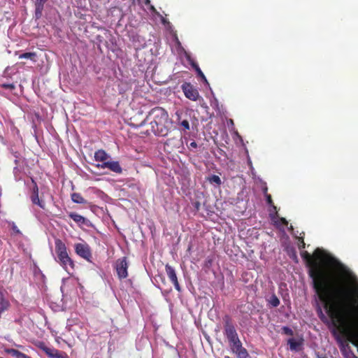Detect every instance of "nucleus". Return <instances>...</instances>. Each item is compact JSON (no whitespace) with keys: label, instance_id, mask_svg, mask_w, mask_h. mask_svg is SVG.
<instances>
[{"label":"nucleus","instance_id":"nucleus-1","mask_svg":"<svg viewBox=\"0 0 358 358\" xmlns=\"http://www.w3.org/2000/svg\"><path fill=\"white\" fill-rule=\"evenodd\" d=\"M147 122L150 123V131L160 136L168 135L172 124L167 112L161 107L152 108L140 126L144 125Z\"/></svg>","mask_w":358,"mask_h":358},{"label":"nucleus","instance_id":"nucleus-2","mask_svg":"<svg viewBox=\"0 0 358 358\" xmlns=\"http://www.w3.org/2000/svg\"><path fill=\"white\" fill-rule=\"evenodd\" d=\"M76 254L88 262H92V253L90 246L85 241L74 245Z\"/></svg>","mask_w":358,"mask_h":358},{"label":"nucleus","instance_id":"nucleus-3","mask_svg":"<svg viewBox=\"0 0 358 358\" xmlns=\"http://www.w3.org/2000/svg\"><path fill=\"white\" fill-rule=\"evenodd\" d=\"M224 322V334L226 336L228 341L230 340H234L238 337L236 332L234 324L232 322V320L230 316L225 315L223 317Z\"/></svg>","mask_w":358,"mask_h":358},{"label":"nucleus","instance_id":"nucleus-4","mask_svg":"<svg viewBox=\"0 0 358 358\" xmlns=\"http://www.w3.org/2000/svg\"><path fill=\"white\" fill-rule=\"evenodd\" d=\"M128 267L129 265L126 257L116 260L115 268L119 279H124L128 276Z\"/></svg>","mask_w":358,"mask_h":358},{"label":"nucleus","instance_id":"nucleus-5","mask_svg":"<svg viewBox=\"0 0 358 358\" xmlns=\"http://www.w3.org/2000/svg\"><path fill=\"white\" fill-rule=\"evenodd\" d=\"M38 347L50 358H68L66 352L54 348L48 347L44 343H40Z\"/></svg>","mask_w":358,"mask_h":358},{"label":"nucleus","instance_id":"nucleus-6","mask_svg":"<svg viewBox=\"0 0 358 358\" xmlns=\"http://www.w3.org/2000/svg\"><path fill=\"white\" fill-rule=\"evenodd\" d=\"M181 88L187 99L192 101H196L199 99V93L198 90L189 83H184L181 85Z\"/></svg>","mask_w":358,"mask_h":358},{"label":"nucleus","instance_id":"nucleus-7","mask_svg":"<svg viewBox=\"0 0 358 358\" xmlns=\"http://www.w3.org/2000/svg\"><path fill=\"white\" fill-rule=\"evenodd\" d=\"M55 252L57 255V260L64 259L69 255L67 252V248L65 243L61 239H56L55 241Z\"/></svg>","mask_w":358,"mask_h":358},{"label":"nucleus","instance_id":"nucleus-8","mask_svg":"<svg viewBox=\"0 0 358 358\" xmlns=\"http://www.w3.org/2000/svg\"><path fill=\"white\" fill-rule=\"evenodd\" d=\"M96 167L100 169H108L110 171L115 173H122V169L120 163L117 161H107L101 164H98Z\"/></svg>","mask_w":358,"mask_h":358},{"label":"nucleus","instance_id":"nucleus-9","mask_svg":"<svg viewBox=\"0 0 358 358\" xmlns=\"http://www.w3.org/2000/svg\"><path fill=\"white\" fill-rule=\"evenodd\" d=\"M57 262L69 273L72 274L75 271L76 264L74 261L70 257L69 255L60 260H57Z\"/></svg>","mask_w":358,"mask_h":358},{"label":"nucleus","instance_id":"nucleus-10","mask_svg":"<svg viewBox=\"0 0 358 358\" xmlns=\"http://www.w3.org/2000/svg\"><path fill=\"white\" fill-rule=\"evenodd\" d=\"M165 270L168 278L173 284L176 289L180 292L181 290V288L178 280V277L175 268L167 264L165 266Z\"/></svg>","mask_w":358,"mask_h":358},{"label":"nucleus","instance_id":"nucleus-11","mask_svg":"<svg viewBox=\"0 0 358 358\" xmlns=\"http://www.w3.org/2000/svg\"><path fill=\"white\" fill-rule=\"evenodd\" d=\"M234 353H235L238 358H248L249 354L247 350L243 347L242 344L238 345L237 347L233 348L231 350Z\"/></svg>","mask_w":358,"mask_h":358},{"label":"nucleus","instance_id":"nucleus-12","mask_svg":"<svg viewBox=\"0 0 358 358\" xmlns=\"http://www.w3.org/2000/svg\"><path fill=\"white\" fill-rule=\"evenodd\" d=\"M110 158L109 155L106 153V152L102 149L98 150L94 153V159L95 161L99 162L101 163L106 162L107 159Z\"/></svg>","mask_w":358,"mask_h":358},{"label":"nucleus","instance_id":"nucleus-13","mask_svg":"<svg viewBox=\"0 0 358 358\" xmlns=\"http://www.w3.org/2000/svg\"><path fill=\"white\" fill-rule=\"evenodd\" d=\"M69 216L78 224H87V220L81 215L71 212L69 213Z\"/></svg>","mask_w":358,"mask_h":358},{"label":"nucleus","instance_id":"nucleus-14","mask_svg":"<svg viewBox=\"0 0 358 358\" xmlns=\"http://www.w3.org/2000/svg\"><path fill=\"white\" fill-rule=\"evenodd\" d=\"M5 352L11 355L12 357H15L16 358H30L28 355L20 352L17 350L13 348H8L5 350Z\"/></svg>","mask_w":358,"mask_h":358},{"label":"nucleus","instance_id":"nucleus-15","mask_svg":"<svg viewBox=\"0 0 358 358\" xmlns=\"http://www.w3.org/2000/svg\"><path fill=\"white\" fill-rule=\"evenodd\" d=\"M30 199L33 204L38 206L42 209L45 208V201L39 199L38 194H31Z\"/></svg>","mask_w":358,"mask_h":358},{"label":"nucleus","instance_id":"nucleus-16","mask_svg":"<svg viewBox=\"0 0 358 358\" xmlns=\"http://www.w3.org/2000/svg\"><path fill=\"white\" fill-rule=\"evenodd\" d=\"M191 65L194 69V70L196 71V72L197 73V76H199L204 83L208 84V80H207L205 75L203 74V73L202 72L201 69L199 68V65L196 63H195V62H192L191 64Z\"/></svg>","mask_w":358,"mask_h":358},{"label":"nucleus","instance_id":"nucleus-17","mask_svg":"<svg viewBox=\"0 0 358 358\" xmlns=\"http://www.w3.org/2000/svg\"><path fill=\"white\" fill-rule=\"evenodd\" d=\"M71 199L76 203H85L86 201L80 193L74 192L71 194Z\"/></svg>","mask_w":358,"mask_h":358},{"label":"nucleus","instance_id":"nucleus-18","mask_svg":"<svg viewBox=\"0 0 358 358\" xmlns=\"http://www.w3.org/2000/svg\"><path fill=\"white\" fill-rule=\"evenodd\" d=\"M36 10H35V15L37 18L41 17L42 15V12L44 8V4L36 2L35 3Z\"/></svg>","mask_w":358,"mask_h":358},{"label":"nucleus","instance_id":"nucleus-19","mask_svg":"<svg viewBox=\"0 0 358 358\" xmlns=\"http://www.w3.org/2000/svg\"><path fill=\"white\" fill-rule=\"evenodd\" d=\"M208 180L210 183H212V184L215 183L218 186L220 185L222 183L220 178L217 175L210 176V177H208Z\"/></svg>","mask_w":358,"mask_h":358},{"label":"nucleus","instance_id":"nucleus-20","mask_svg":"<svg viewBox=\"0 0 358 358\" xmlns=\"http://www.w3.org/2000/svg\"><path fill=\"white\" fill-rule=\"evenodd\" d=\"M36 56V54L35 52H24L23 54H21L19 56L20 59H30L31 60H35V57Z\"/></svg>","mask_w":358,"mask_h":358},{"label":"nucleus","instance_id":"nucleus-21","mask_svg":"<svg viewBox=\"0 0 358 358\" xmlns=\"http://www.w3.org/2000/svg\"><path fill=\"white\" fill-rule=\"evenodd\" d=\"M269 303L273 307H277L280 305V300L275 294H273L269 299Z\"/></svg>","mask_w":358,"mask_h":358},{"label":"nucleus","instance_id":"nucleus-22","mask_svg":"<svg viewBox=\"0 0 358 358\" xmlns=\"http://www.w3.org/2000/svg\"><path fill=\"white\" fill-rule=\"evenodd\" d=\"M288 343L292 350H296L297 348L301 345V343L296 341L293 338L289 339Z\"/></svg>","mask_w":358,"mask_h":358},{"label":"nucleus","instance_id":"nucleus-23","mask_svg":"<svg viewBox=\"0 0 358 358\" xmlns=\"http://www.w3.org/2000/svg\"><path fill=\"white\" fill-rule=\"evenodd\" d=\"M229 347H230L231 350H232L233 348L237 347L238 345L242 344V343L240 341L238 337H237L236 338H234V340L229 341Z\"/></svg>","mask_w":358,"mask_h":358},{"label":"nucleus","instance_id":"nucleus-24","mask_svg":"<svg viewBox=\"0 0 358 358\" xmlns=\"http://www.w3.org/2000/svg\"><path fill=\"white\" fill-rule=\"evenodd\" d=\"M31 182L33 184V187L31 189V194H38V187L36 181L34 178H31Z\"/></svg>","mask_w":358,"mask_h":358},{"label":"nucleus","instance_id":"nucleus-25","mask_svg":"<svg viewBox=\"0 0 358 358\" xmlns=\"http://www.w3.org/2000/svg\"><path fill=\"white\" fill-rule=\"evenodd\" d=\"M2 88L13 90L15 88V85L13 83H3L0 85Z\"/></svg>","mask_w":358,"mask_h":358},{"label":"nucleus","instance_id":"nucleus-26","mask_svg":"<svg viewBox=\"0 0 358 358\" xmlns=\"http://www.w3.org/2000/svg\"><path fill=\"white\" fill-rule=\"evenodd\" d=\"M11 229L13 231V232L16 234H21L20 230L18 229V227L16 226V224L14 222L10 223Z\"/></svg>","mask_w":358,"mask_h":358},{"label":"nucleus","instance_id":"nucleus-27","mask_svg":"<svg viewBox=\"0 0 358 358\" xmlns=\"http://www.w3.org/2000/svg\"><path fill=\"white\" fill-rule=\"evenodd\" d=\"M180 125L185 129L189 130V123L188 120H184L180 122Z\"/></svg>","mask_w":358,"mask_h":358},{"label":"nucleus","instance_id":"nucleus-28","mask_svg":"<svg viewBox=\"0 0 358 358\" xmlns=\"http://www.w3.org/2000/svg\"><path fill=\"white\" fill-rule=\"evenodd\" d=\"M266 197V202L268 205L270 206H273V200H272V197L271 196V194H266L265 196Z\"/></svg>","mask_w":358,"mask_h":358},{"label":"nucleus","instance_id":"nucleus-29","mask_svg":"<svg viewBox=\"0 0 358 358\" xmlns=\"http://www.w3.org/2000/svg\"><path fill=\"white\" fill-rule=\"evenodd\" d=\"M283 332L287 335H292V330L287 327H283L282 328Z\"/></svg>","mask_w":358,"mask_h":358},{"label":"nucleus","instance_id":"nucleus-30","mask_svg":"<svg viewBox=\"0 0 358 358\" xmlns=\"http://www.w3.org/2000/svg\"><path fill=\"white\" fill-rule=\"evenodd\" d=\"M299 241H300V243L299 245V249H301V248H305V243H304V241H303V238H299Z\"/></svg>","mask_w":358,"mask_h":358},{"label":"nucleus","instance_id":"nucleus-31","mask_svg":"<svg viewBox=\"0 0 358 358\" xmlns=\"http://www.w3.org/2000/svg\"><path fill=\"white\" fill-rule=\"evenodd\" d=\"M189 146L193 148H197V143L195 141H192L190 143Z\"/></svg>","mask_w":358,"mask_h":358},{"label":"nucleus","instance_id":"nucleus-32","mask_svg":"<svg viewBox=\"0 0 358 358\" xmlns=\"http://www.w3.org/2000/svg\"><path fill=\"white\" fill-rule=\"evenodd\" d=\"M262 191H263V193L264 194V195H265V196H266V194H268L267 193V192H268V187H267V186H266V185H265V186L262 188Z\"/></svg>","mask_w":358,"mask_h":358},{"label":"nucleus","instance_id":"nucleus-33","mask_svg":"<svg viewBox=\"0 0 358 358\" xmlns=\"http://www.w3.org/2000/svg\"><path fill=\"white\" fill-rule=\"evenodd\" d=\"M280 221H281L282 224H283L285 225H287L288 224V222L284 217L280 218Z\"/></svg>","mask_w":358,"mask_h":358},{"label":"nucleus","instance_id":"nucleus-34","mask_svg":"<svg viewBox=\"0 0 358 358\" xmlns=\"http://www.w3.org/2000/svg\"><path fill=\"white\" fill-rule=\"evenodd\" d=\"M317 310L319 312V314L321 315L322 316V317H324V314L322 313V309L320 308V306H318V308H317Z\"/></svg>","mask_w":358,"mask_h":358},{"label":"nucleus","instance_id":"nucleus-35","mask_svg":"<svg viewBox=\"0 0 358 358\" xmlns=\"http://www.w3.org/2000/svg\"><path fill=\"white\" fill-rule=\"evenodd\" d=\"M48 0H36V2L45 4Z\"/></svg>","mask_w":358,"mask_h":358},{"label":"nucleus","instance_id":"nucleus-36","mask_svg":"<svg viewBox=\"0 0 358 358\" xmlns=\"http://www.w3.org/2000/svg\"><path fill=\"white\" fill-rule=\"evenodd\" d=\"M146 133H147V134H150L149 130H146Z\"/></svg>","mask_w":358,"mask_h":358},{"label":"nucleus","instance_id":"nucleus-37","mask_svg":"<svg viewBox=\"0 0 358 358\" xmlns=\"http://www.w3.org/2000/svg\"><path fill=\"white\" fill-rule=\"evenodd\" d=\"M318 358H325V357H318Z\"/></svg>","mask_w":358,"mask_h":358},{"label":"nucleus","instance_id":"nucleus-38","mask_svg":"<svg viewBox=\"0 0 358 358\" xmlns=\"http://www.w3.org/2000/svg\"><path fill=\"white\" fill-rule=\"evenodd\" d=\"M0 138H2V137L0 136Z\"/></svg>","mask_w":358,"mask_h":358}]
</instances>
